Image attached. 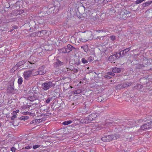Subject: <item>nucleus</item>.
<instances>
[{"instance_id": "f257e3e1", "label": "nucleus", "mask_w": 152, "mask_h": 152, "mask_svg": "<svg viewBox=\"0 0 152 152\" xmlns=\"http://www.w3.org/2000/svg\"><path fill=\"white\" fill-rule=\"evenodd\" d=\"M97 115L96 113H92L88 115L87 117L86 118L84 119H81L80 121V122L82 123H88L95 119Z\"/></svg>"}, {"instance_id": "f03ea898", "label": "nucleus", "mask_w": 152, "mask_h": 152, "mask_svg": "<svg viewBox=\"0 0 152 152\" xmlns=\"http://www.w3.org/2000/svg\"><path fill=\"white\" fill-rule=\"evenodd\" d=\"M55 86L51 81H46L42 85V88L45 91H47L51 87H54Z\"/></svg>"}, {"instance_id": "7ed1b4c3", "label": "nucleus", "mask_w": 152, "mask_h": 152, "mask_svg": "<svg viewBox=\"0 0 152 152\" xmlns=\"http://www.w3.org/2000/svg\"><path fill=\"white\" fill-rule=\"evenodd\" d=\"M19 64L23 65V66L26 69H30L34 67L29 61L23 60L19 62Z\"/></svg>"}, {"instance_id": "20e7f679", "label": "nucleus", "mask_w": 152, "mask_h": 152, "mask_svg": "<svg viewBox=\"0 0 152 152\" xmlns=\"http://www.w3.org/2000/svg\"><path fill=\"white\" fill-rule=\"evenodd\" d=\"M32 71L31 70L25 71L23 75L24 79L26 80H28L29 78L32 77Z\"/></svg>"}, {"instance_id": "39448f33", "label": "nucleus", "mask_w": 152, "mask_h": 152, "mask_svg": "<svg viewBox=\"0 0 152 152\" xmlns=\"http://www.w3.org/2000/svg\"><path fill=\"white\" fill-rule=\"evenodd\" d=\"M112 136L110 135H107L104 136L101 138L102 140L104 142H109L113 140Z\"/></svg>"}, {"instance_id": "423d86ee", "label": "nucleus", "mask_w": 152, "mask_h": 152, "mask_svg": "<svg viewBox=\"0 0 152 152\" xmlns=\"http://www.w3.org/2000/svg\"><path fill=\"white\" fill-rule=\"evenodd\" d=\"M86 40H91L94 38V34L91 31H88L86 34Z\"/></svg>"}, {"instance_id": "0eeeda50", "label": "nucleus", "mask_w": 152, "mask_h": 152, "mask_svg": "<svg viewBox=\"0 0 152 152\" xmlns=\"http://www.w3.org/2000/svg\"><path fill=\"white\" fill-rule=\"evenodd\" d=\"M119 57L118 54L117 53L110 56L109 58L108 59L109 61H111L112 63L114 61Z\"/></svg>"}, {"instance_id": "6e6552de", "label": "nucleus", "mask_w": 152, "mask_h": 152, "mask_svg": "<svg viewBox=\"0 0 152 152\" xmlns=\"http://www.w3.org/2000/svg\"><path fill=\"white\" fill-rule=\"evenodd\" d=\"M37 99V97L35 94L32 93L30 96L28 97L27 100L31 102H33Z\"/></svg>"}, {"instance_id": "1a4fd4ad", "label": "nucleus", "mask_w": 152, "mask_h": 152, "mask_svg": "<svg viewBox=\"0 0 152 152\" xmlns=\"http://www.w3.org/2000/svg\"><path fill=\"white\" fill-rule=\"evenodd\" d=\"M131 49V47L126 48V49H125L123 50H122L119 53H118V54L119 55V56H123L125 54L128 52V51H129Z\"/></svg>"}, {"instance_id": "9d476101", "label": "nucleus", "mask_w": 152, "mask_h": 152, "mask_svg": "<svg viewBox=\"0 0 152 152\" xmlns=\"http://www.w3.org/2000/svg\"><path fill=\"white\" fill-rule=\"evenodd\" d=\"M29 61L31 64L34 66V67L36 65L35 63L37 61L35 58L33 56H31L30 57Z\"/></svg>"}, {"instance_id": "9b49d317", "label": "nucleus", "mask_w": 152, "mask_h": 152, "mask_svg": "<svg viewBox=\"0 0 152 152\" xmlns=\"http://www.w3.org/2000/svg\"><path fill=\"white\" fill-rule=\"evenodd\" d=\"M150 123H147L145 124H144L141 127V129L142 130H144L146 129H149L150 128L149 126Z\"/></svg>"}, {"instance_id": "f8f14e48", "label": "nucleus", "mask_w": 152, "mask_h": 152, "mask_svg": "<svg viewBox=\"0 0 152 152\" xmlns=\"http://www.w3.org/2000/svg\"><path fill=\"white\" fill-rule=\"evenodd\" d=\"M56 61L54 63V66L55 67H59L62 65L63 63L58 59H56Z\"/></svg>"}, {"instance_id": "ddd939ff", "label": "nucleus", "mask_w": 152, "mask_h": 152, "mask_svg": "<svg viewBox=\"0 0 152 152\" xmlns=\"http://www.w3.org/2000/svg\"><path fill=\"white\" fill-rule=\"evenodd\" d=\"M44 120H45V119L44 118H41L34 120L31 122V124H38V123L42 122V121H43Z\"/></svg>"}, {"instance_id": "4468645a", "label": "nucleus", "mask_w": 152, "mask_h": 152, "mask_svg": "<svg viewBox=\"0 0 152 152\" xmlns=\"http://www.w3.org/2000/svg\"><path fill=\"white\" fill-rule=\"evenodd\" d=\"M45 69V66H40L39 68V71H40L41 72V73H42V74H40V75H44L45 73L46 72V71Z\"/></svg>"}, {"instance_id": "2eb2a0df", "label": "nucleus", "mask_w": 152, "mask_h": 152, "mask_svg": "<svg viewBox=\"0 0 152 152\" xmlns=\"http://www.w3.org/2000/svg\"><path fill=\"white\" fill-rule=\"evenodd\" d=\"M46 33V30H42L41 31L37 32V37H42L44 36L45 34Z\"/></svg>"}, {"instance_id": "dca6fc26", "label": "nucleus", "mask_w": 152, "mask_h": 152, "mask_svg": "<svg viewBox=\"0 0 152 152\" xmlns=\"http://www.w3.org/2000/svg\"><path fill=\"white\" fill-rule=\"evenodd\" d=\"M66 48L67 53H69L71 51L73 48L75 49L74 47L70 44H68L67 45V48Z\"/></svg>"}, {"instance_id": "f3484780", "label": "nucleus", "mask_w": 152, "mask_h": 152, "mask_svg": "<svg viewBox=\"0 0 152 152\" xmlns=\"http://www.w3.org/2000/svg\"><path fill=\"white\" fill-rule=\"evenodd\" d=\"M112 71L113 73H118L121 72V69L120 68H117L116 67L113 68Z\"/></svg>"}, {"instance_id": "a211bd4d", "label": "nucleus", "mask_w": 152, "mask_h": 152, "mask_svg": "<svg viewBox=\"0 0 152 152\" xmlns=\"http://www.w3.org/2000/svg\"><path fill=\"white\" fill-rule=\"evenodd\" d=\"M31 70L32 71V77L36 76L38 75H40V74H42L40 71H36L35 72H34L33 70Z\"/></svg>"}, {"instance_id": "6ab92c4d", "label": "nucleus", "mask_w": 152, "mask_h": 152, "mask_svg": "<svg viewBox=\"0 0 152 152\" xmlns=\"http://www.w3.org/2000/svg\"><path fill=\"white\" fill-rule=\"evenodd\" d=\"M150 60L151 61V59H148L147 58H145L143 60V62L144 63H145V64L148 65L151 64V63L150 62Z\"/></svg>"}, {"instance_id": "aec40b11", "label": "nucleus", "mask_w": 152, "mask_h": 152, "mask_svg": "<svg viewBox=\"0 0 152 152\" xmlns=\"http://www.w3.org/2000/svg\"><path fill=\"white\" fill-rule=\"evenodd\" d=\"M112 136L113 140H114L118 138L120 136V135L117 134H115L114 135H112Z\"/></svg>"}, {"instance_id": "412c9836", "label": "nucleus", "mask_w": 152, "mask_h": 152, "mask_svg": "<svg viewBox=\"0 0 152 152\" xmlns=\"http://www.w3.org/2000/svg\"><path fill=\"white\" fill-rule=\"evenodd\" d=\"M58 53H67L66 48H63L58 50Z\"/></svg>"}, {"instance_id": "4be33fe9", "label": "nucleus", "mask_w": 152, "mask_h": 152, "mask_svg": "<svg viewBox=\"0 0 152 152\" xmlns=\"http://www.w3.org/2000/svg\"><path fill=\"white\" fill-rule=\"evenodd\" d=\"M152 3V1H147L145 3H144L142 4V6L144 7H145L149 5Z\"/></svg>"}, {"instance_id": "5701e85b", "label": "nucleus", "mask_w": 152, "mask_h": 152, "mask_svg": "<svg viewBox=\"0 0 152 152\" xmlns=\"http://www.w3.org/2000/svg\"><path fill=\"white\" fill-rule=\"evenodd\" d=\"M121 84L122 85L123 88L127 87L131 85L130 83H121Z\"/></svg>"}, {"instance_id": "b1692460", "label": "nucleus", "mask_w": 152, "mask_h": 152, "mask_svg": "<svg viewBox=\"0 0 152 152\" xmlns=\"http://www.w3.org/2000/svg\"><path fill=\"white\" fill-rule=\"evenodd\" d=\"M72 121H66L64 122L62 124H63L65 125H67L68 124H70L72 123Z\"/></svg>"}, {"instance_id": "393cba45", "label": "nucleus", "mask_w": 152, "mask_h": 152, "mask_svg": "<svg viewBox=\"0 0 152 152\" xmlns=\"http://www.w3.org/2000/svg\"><path fill=\"white\" fill-rule=\"evenodd\" d=\"M23 82V78L21 77H20L18 78V84L19 85H21L22 83Z\"/></svg>"}, {"instance_id": "a878e982", "label": "nucleus", "mask_w": 152, "mask_h": 152, "mask_svg": "<svg viewBox=\"0 0 152 152\" xmlns=\"http://www.w3.org/2000/svg\"><path fill=\"white\" fill-rule=\"evenodd\" d=\"M28 116H22L20 117V119L21 120L25 121L27 120L28 118Z\"/></svg>"}, {"instance_id": "bb28decb", "label": "nucleus", "mask_w": 152, "mask_h": 152, "mask_svg": "<svg viewBox=\"0 0 152 152\" xmlns=\"http://www.w3.org/2000/svg\"><path fill=\"white\" fill-rule=\"evenodd\" d=\"M122 85L121 84H119L117 85L115 87L116 89H120L123 88Z\"/></svg>"}, {"instance_id": "cd10ccee", "label": "nucleus", "mask_w": 152, "mask_h": 152, "mask_svg": "<svg viewBox=\"0 0 152 152\" xmlns=\"http://www.w3.org/2000/svg\"><path fill=\"white\" fill-rule=\"evenodd\" d=\"M30 106H31L30 105L27 104L24 105L22 107V108L23 109H26L28 108Z\"/></svg>"}, {"instance_id": "c85d7f7f", "label": "nucleus", "mask_w": 152, "mask_h": 152, "mask_svg": "<svg viewBox=\"0 0 152 152\" xmlns=\"http://www.w3.org/2000/svg\"><path fill=\"white\" fill-rule=\"evenodd\" d=\"M81 61L83 64H87L88 63V61L84 58H82Z\"/></svg>"}, {"instance_id": "c756f323", "label": "nucleus", "mask_w": 152, "mask_h": 152, "mask_svg": "<svg viewBox=\"0 0 152 152\" xmlns=\"http://www.w3.org/2000/svg\"><path fill=\"white\" fill-rule=\"evenodd\" d=\"M0 151L1 152H6L7 149L5 148H2L0 149Z\"/></svg>"}, {"instance_id": "7c9ffc66", "label": "nucleus", "mask_w": 152, "mask_h": 152, "mask_svg": "<svg viewBox=\"0 0 152 152\" xmlns=\"http://www.w3.org/2000/svg\"><path fill=\"white\" fill-rule=\"evenodd\" d=\"M110 39L112 41H114L116 39V37L114 35H112L110 36Z\"/></svg>"}, {"instance_id": "2f4dec72", "label": "nucleus", "mask_w": 152, "mask_h": 152, "mask_svg": "<svg viewBox=\"0 0 152 152\" xmlns=\"http://www.w3.org/2000/svg\"><path fill=\"white\" fill-rule=\"evenodd\" d=\"M52 100V98L50 97H48L46 100V102L47 104H48L50 102V101Z\"/></svg>"}, {"instance_id": "473e14b6", "label": "nucleus", "mask_w": 152, "mask_h": 152, "mask_svg": "<svg viewBox=\"0 0 152 152\" xmlns=\"http://www.w3.org/2000/svg\"><path fill=\"white\" fill-rule=\"evenodd\" d=\"M40 146V145H34L33 146V148L34 149H35L39 147Z\"/></svg>"}, {"instance_id": "72a5a7b5", "label": "nucleus", "mask_w": 152, "mask_h": 152, "mask_svg": "<svg viewBox=\"0 0 152 152\" xmlns=\"http://www.w3.org/2000/svg\"><path fill=\"white\" fill-rule=\"evenodd\" d=\"M101 32H103V31L100 30H96V31H94V34H96L97 33H100Z\"/></svg>"}, {"instance_id": "f704fd0d", "label": "nucleus", "mask_w": 152, "mask_h": 152, "mask_svg": "<svg viewBox=\"0 0 152 152\" xmlns=\"http://www.w3.org/2000/svg\"><path fill=\"white\" fill-rule=\"evenodd\" d=\"M31 37H37V32L33 33L32 34H31Z\"/></svg>"}, {"instance_id": "c9c22d12", "label": "nucleus", "mask_w": 152, "mask_h": 152, "mask_svg": "<svg viewBox=\"0 0 152 152\" xmlns=\"http://www.w3.org/2000/svg\"><path fill=\"white\" fill-rule=\"evenodd\" d=\"M81 92V91L80 90H77L74 91V93L75 94H79Z\"/></svg>"}, {"instance_id": "e433bc0d", "label": "nucleus", "mask_w": 152, "mask_h": 152, "mask_svg": "<svg viewBox=\"0 0 152 152\" xmlns=\"http://www.w3.org/2000/svg\"><path fill=\"white\" fill-rule=\"evenodd\" d=\"M143 1L142 0H137L135 2L136 4H138L141 3Z\"/></svg>"}, {"instance_id": "4c0bfd02", "label": "nucleus", "mask_w": 152, "mask_h": 152, "mask_svg": "<svg viewBox=\"0 0 152 152\" xmlns=\"http://www.w3.org/2000/svg\"><path fill=\"white\" fill-rule=\"evenodd\" d=\"M102 127L98 126L95 128V129L97 130H99L102 129Z\"/></svg>"}, {"instance_id": "58836bf2", "label": "nucleus", "mask_w": 152, "mask_h": 152, "mask_svg": "<svg viewBox=\"0 0 152 152\" xmlns=\"http://www.w3.org/2000/svg\"><path fill=\"white\" fill-rule=\"evenodd\" d=\"M107 74L108 75H111L112 76H114L115 75V74L111 72H108L107 73Z\"/></svg>"}, {"instance_id": "ea45409f", "label": "nucleus", "mask_w": 152, "mask_h": 152, "mask_svg": "<svg viewBox=\"0 0 152 152\" xmlns=\"http://www.w3.org/2000/svg\"><path fill=\"white\" fill-rule=\"evenodd\" d=\"M11 150L12 152H15L16 149L14 147H12L11 148Z\"/></svg>"}, {"instance_id": "a19ab883", "label": "nucleus", "mask_w": 152, "mask_h": 152, "mask_svg": "<svg viewBox=\"0 0 152 152\" xmlns=\"http://www.w3.org/2000/svg\"><path fill=\"white\" fill-rule=\"evenodd\" d=\"M86 47L85 46H82L81 47V48H82L83 49L84 52H86V50L85 49Z\"/></svg>"}, {"instance_id": "79ce46f5", "label": "nucleus", "mask_w": 152, "mask_h": 152, "mask_svg": "<svg viewBox=\"0 0 152 152\" xmlns=\"http://www.w3.org/2000/svg\"><path fill=\"white\" fill-rule=\"evenodd\" d=\"M16 117V114L13 115L11 118L12 120H13Z\"/></svg>"}, {"instance_id": "37998d69", "label": "nucleus", "mask_w": 152, "mask_h": 152, "mask_svg": "<svg viewBox=\"0 0 152 152\" xmlns=\"http://www.w3.org/2000/svg\"><path fill=\"white\" fill-rule=\"evenodd\" d=\"M71 71H73L75 73H77L78 71V70L77 69H74L73 70H71Z\"/></svg>"}, {"instance_id": "c03bdc74", "label": "nucleus", "mask_w": 152, "mask_h": 152, "mask_svg": "<svg viewBox=\"0 0 152 152\" xmlns=\"http://www.w3.org/2000/svg\"><path fill=\"white\" fill-rule=\"evenodd\" d=\"M32 147L31 146H27L25 147V148L27 149H30Z\"/></svg>"}, {"instance_id": "a18cd8bd", "label": "nucleus", "mask_w": 152, "mask_h": 152, "mask_svg": "<svg viewBox=\"0 0 152 152\" xmlns=\"http://www.w3.org/2000/svg\"><path fill=\"white\" fill-rule=\"evenodd\" d=\"M149 123H150L149 126L150 128L152 127V121H151L150 122H149Z\"/></svg>"}, {"instance_id": "49530a36", "label": "nucleus", "mask_w": 152, "mask_h": 152, "mask_svg": "<svg viewBox=\"0 0 152 152\" xmlns=\"http://www.w3.org/2000/svg\"><path fill=\"white\" fill-rule=\"evenodd\" d=\"M41 115L42 116H47L48 115L46 114H42Z\"/></svg>"}, {"instance_id": "de8ad7c7", "label": "nucleus", "mask_w": 152, "mask_h": 152, "mask_svg": "<svg viewBox=\"0 0 152 152\" xmlns=\"http://www.w3.org/2000/svg\"><path fill=\"white\" fill-rule=\"evenodd\" d=\"M105 77L107 78H110L112 77H110V76H108L107 75H105Z\"/></svg>"}, {"instance_id": "09e8293b", "label": "nucleus", "mask_w": 152, "mask_h": 152, "mask_svg": "<svg viewBox=\"0 0 152 152\" xmlns=\"http://www.w3.org/2000/svg\"><path fill=\"white\" fill-rule=\"evenodd\" d=\"M23 12V11L22 10H20L19 11V14H21Z\"/></svg>"}, {"instance_id": "8fccbe9b", "label": "nucleus", "mask_w": 152, "mask_h": 152, "mask_svg": "<svg viewBox=\"0 0 152 152\" xmlns=\"http://www.w3.org/2000/svg\"><path fill=\"white\" fill-rule=\"evenodd\" d=\"M23 114L24 115H27L28 114V112H23Z\"/></svg>"}, {"instance_id": "3c124183", "label": "nucleus", "mask_w": 152, "mask_h": 152, "mask_svg": "<svg viewBox=\"0 0 152 152\" xmlns=\"http://www.w3.org/2000/svg\"><path fill=\"white\" fill-rule=\"evenodd\" d=\"M10 91H12L14 90V89L10 85Z\"/></svg>"}, {"instance_id": "603ef678", "label": "nucleus", "mask_w": 152, "mask_h": 152, "mask_svg": "<svg viewBox=\"0 0 152 152\" xmlns=\"http://www.w3.org/2000/svg\"><path fill=\"white\" fill-rule=\"evenodd\" d=\"M15 111V113H16V114L17 113H18L19 112V110H16V111Z\"/></svg>"}, {"instance_id": "864d4df0", "label": "nucleus", "mask_w": 152, "mask_h": 152, "mask_svg": "<svg viewBox=\"0 0 152 152\" xmlns=\"http://www.w3.org/2000/svg\"><path fill=\"white\" fill-rule=\"evenodd\" d=\"M15 111H13L12 114H13V115L16 114V113H15Z\"/></svg>"}, {"instance_id": "5fc2aeb1", "label": "nucleus", "mask_w": 152, "mask_h": 152, "mask_svg": "<svg viewBox=\"0 0 152 152\" xmlns=\"http://www.w3.org/2000/svg\"><path fill=\"white\" fill-rule=\"evenodd\" d=\"M2 126V124L1 123H0V127L1 126Z\"/></svg>"}, {"instance_id": "6e6d98bb", "label": "nucleus", "mask_w": 152, "mask_h": 152, "mask_svg": "<svg viewBox=\"0 0 152 152\" xmlns=\"http://www.w3.org/2000/svg\"><path fill=\"white\" fill-rule=\"evenodd\" d=\"M35 104H37V103H35Z\"/></svg>"}, {"instance_id": "4d7b16f0", "label": "nucleus", "mask_w": 152, "mask_h": 152, "mask_svg": "<svg viewBox=\"0 0 152 152\" xmlns=\"http://www.w3.org/2000/svg\"><path fill=\"white\" fill-rule=\"evenodd\" d=\"M7 90L8 91V90H9V88H8Z\"/></svg>"}, {"instance_id": "13d9d810", "label": "nucleus", "mask_w": 152, "mask_h": 152, "mask_svg": "<svg viewBox=\"0 0 152 152\" xmlns=\"http://www.w3.org/2000/svg\"><path fill=\"white\" fill-rule=\"evenodd\" d=\"M91 58V57H89V58Z\"/></svg>"}, {"instance_id": "bf43d9fd", "label": "nucleus", "mask_w": 152, "mask_h": 152, "mask_svg": "<svg viewBox=\"0 0 152 152\" xmlns=\"http://www.w3.org/2000/svg\"><path fill=\"white\" fill-rule=\"evenodd\" d=\"M84 0H81L82 1H83Z\"/></svg>"}]
</instances>
